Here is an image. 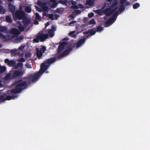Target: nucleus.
Masks as SVG:
<instances>
[{
  "instance_id": "f257e3e1",
  "label": "nucleus",
  "mask_w": 150,
  "mask_h": 150,
  "mask_svg": "<svg viewBox=\"0 0 150 150\" xmlns=\"http://www.w3.org/2000/svg\"><path fill=\"white\" fill-rule=\"evenodd\" d=\"M47 69V59L40 65V68L39 71L35 73L32 77H25L23 78L24 80H26L27 82H30L31 79L32 82H34L38 80L41 75L44 73Z\"/></svg>"
},
{
  "instance_id": "f03ea898",
  "label": "nucleus",
  "mask_w": 150,
  "mask_h": 150,
  "mask_svg": "<svg viewBox=\"0 0 150 150\" xmlns=\"http://www.w3.org/2000/svg\"><path fill=\"white\" fill-rule=\"evenodd\" d=\"M67 44V43L64 41L59 43V45L58 47L57 54L55 55L56 57L60 59L68 55L69 53L72 50V48L70 47L67 49L62 54H60V52L64 49L65 46Z\"/></svg>"
},
{
  "instance_id": "7ed1b4c3",
  "label": "nucleus",
  "mask_w": 150,
  "mask_h": 150,
  "mask_svg": "<svg viewBox=\"0 0 150 150\" xmlns=\"http://www.w3.org/2000/svg\"><path fill=\"white\" fill-rule=\"evenodd\" d=\"M22 79H20L17 81L16 83V84L14 89H12L10 92L11 93L17 94L21 92L23 89V87H26L28 84L26 81H22Z\"/></svg>"
},
{
  "instance_id": "20e7f679",
  "label": "nucleus",
  "mask_w": 150,
  "mask_h": 150,
  "mask_svg": "<svg viewBox=\"0 0 150 150\" xmlns=\"http://www.w3.org/2000/svg\"><path fill=\"white\" fill-rule=\"evenodd\" d=\"M47 39V33H44L43 30L41 31L37 35L36 38H34L33 40L34 42L38 43L39 41L42 42Z\"/></svg>"
},
{
  "instance_id": "39448f33",
  "label": "nucleus",
  "mask_w": 150,
  "mask_h": 150,
  "mask_svg": "<svg viewBox=\"0 0 150 150\" xmlns=\"http://www.w3.org/2000/svg\"><path fill=\"white\" fill-rule=\"evenodd\" d=\"M12 16L14 19L19 20H22L26 16L25 12L21 10H17Z\"/></svg>"
},
{
  "instance_id": "423d86ee",
  "label": "nucleus",
  "mask_w": 150,
  "mask_h": 150,
  "mask_svg": "<svg viewBox=\"0 0 150 150\" xmlns=\"http://www.w3.org/2000/svg\"><path fill=\"white\" fill-rule=\"evenodd\" d=\"M37 4L38 6L42 8L43 11H45L44 13H43V16L47 17V3L46 2H42L41 1L38 0Z\"/></svg>"
},
{
  "instance_id": "0eeeda50",
  "label": "nucleus",
  "mask_w": 150,
  "mask_h": 150,
  "mask_svg": "<svg viewBox=\"0 0 150 150\" xmlns=\"http://www.w3.org/2000/svg\"><path fill=\"white\" fill-rule=\"evenodd\" d=\"M24 73V70H15L12 74V78L14 79L17 77H21Z\"/></svg>"
},
{
  "instance_id": "6e6552de",
  "label": "nucleus",
  "mask_w": 150,
  "mask_h": 150,
  "mask_svg": "<svg viewBox=\"0 0 150 150\" xmlns=\"http://www.w3.org/2000/svg\"><path fill=\"white\" fill-rule=\"evenodd\" d=\"M46 50V47L44 46H42V47L40 49V50H39L38 48H36L37 56L39 59L42 57L43 53L45 52Z\"/></svg>"
},
{
  "instance_id": "1a4fd4ad",
  "label": "nucleus",
  "mask_w": 150,
  "mask_h": 150,
  "mask_svg": "<svg viewBox=\"0 0 150 150\" xmlns=\"http://www.w3.org/2000/svg\"><path fill=\"white\" fill-rule=\"evenodd\" d=\"M56 30V28L54 26L52 25L51 29L48 30L47 32V38L49 37L52 38L54 35V31Z\"/></svg>"
},
{
  "instance_id": "9d476101",
  "label": "nucleus",
  "mask_w": 150,
  "mask_h": 150,
  "mask_svg": "<svg viewBox=\"0 0 150 150\" xmlns=\"http://www.w3.org/2000/svg\"><path fill=\"white\" fill-rule=\"evenodd\" d=\"M22 19L23 20L22 23L24 26L25 28H26L31 23V20L26 17V16Z\"/></svg>"
},
{
  "instance_id": "9b49d317",
  "label": "nucleus",
  "mask_w": 150,
  "mask_h": 150,
  "mask_svg": "<svg viewBox=\"0 0 150 150\" xmlns=\"http://www.w3.org/2000/svg\"><path fill=\"white\" fill-rule=\"evenodd\" d=\"M8 7L9 11L13 14H14L16 10L15 6L10 2H9L8 4Z\"/></svg>"
},
{
  "instance_id": "f8f14e48",
  "label": "nucleus",
  "mask_w": 150,
  "mask_h": 150,
  "mask_svg": "<svg viewBox=\"0 0 150 150\" xmlns=\"http://www.w3.org/2000/svg\"><path fill=\"white\" fill-rule=\"evenodd\" d=\"M103 13L105 14L106 16H110L112 15V12L111 11V8H107L103 11Z\"/></svg>"
},
{
  "instance_id": "ddd939ff",
  "label": "nucleus",
  "mask_w": 150,
  "mask_h": 150,
  "mask_svg": "<svg viewBox=\"0 0 150 150\" xmlns=\"http://www.w3.org/2000/svg\"><path fill=\"white\" fill-rule=\"evenodd\" d=\"M86 38H84L79 40L76 44V48L79 47L81 45L83 44L85 42Z\"/></svg>"
},
{
  "instance_id": "4468645a",
  "label": "nucleus",
  "mask_w": 150,
  "mask_h": 150,
  "mask_svg": "<svg viewBox=\"0 0 150 150\" xmlns=\"http://www.w3.org/2000/svg\"><path fill=\"white\" fill-rule=\"evenodd\" d=\"M10 33L16 35H18L20 33V31L17 29L15 28H12L10 31Z\"/></svg>"
},
{
  "instance_id": "2eb2a0df",
  "label": "nucleus",
  "mask_w": 150,
  "mask_h": 150,
  "mask_svg": "<svg viewBox=\"0 0 150 150\" xmlns=\"http://www.w3.org/2000/svg\"><path fill=\"white\" fill-rule=\"evenodd\" d=\"M56 58L53 57L47 59V69L50 67V64L53 63L56 61Z\"/></svg>"
},
{
  "instance_id": "dca6fc26",
  "label": "nucleus",
  "mask_w": 150,
  "mask_h": 150,
  "mask_svg": "<svg viewBox=\"0 0 150 150\" xmlns=\"http://www.w3.org/2000/svg\"><path fill=\"white\" fill-rule=\"evenodd\" d=\"M51 2L53 3L51 4L50 7L52 8H56L58 4V3L57 1L56 0H50Z\"/></svg>"
},
{
  "instance_id": "f3484780",
  "label": "nucleus",
  "mask_w": 150,
  "mask_h": 150,
  "mask_svg": "<svg viewBox=\"0 0 150 150\" xmlns=\"http://www.w3.org/2000/svg\"><path fill=\"white\" fill-rule=\"evenodd\" d=\"M96 33V31H95L92 29L89 30L88 31L85 32H84L83 33L86 35H88L89 33L90 35L89 36H91L94 35Z\"/></svg>"
},
{
  "instance_id": "a211bd4d",
  "label": "nucleus",
  "mask_w": 150,
  "mask_h": 150,
  "mask_svg": "<svg viewBox=\"0 0 150 150\" xmlns=\"http://www.w3.org/2000/svg\"><path fill=\"white\" fill-rule=\"evenodd\" d=\"M114 22L115 21L112 20V18H110L107 20L106 21L105 23V26L106 27H108L109 25H107V24H109V25H111L114 23Z\"/></svg>"
},
{
  "instance_id": "6ab92c4d",
  "label": "nucleus",
  "mask_w": 150,
  "mask_h": 150,
  "mask_svg": "<svg viewBox=\"0 0 150 150\" xmlns=\"http://www.w3.org/2000/svg\"><path fill=\"white\" fill-rule=\"evenodd\" d=\"M4 79L6 81H7L13 79L12 78L11 74V73H9L5 76Z\"/></svg>"
},
{
  "instance_id": "aec40b11",
  "label": "nucleus",
  "mask_w": 150,
  "mask_h": 150,
  "mask_svg": "<svg viewBox=\"0 0 150 150\" xmlns=\"http://www.w3.org/2000/svg\"><path fill=\"white\" fill-rule=\"evenodd\" d=\"M18 97L17 95H12L9 96L8 95L6 96V100H10L12 99H14Z\"/></svg>"
},
{
  "instance_id": "412c9836",
  "label": "nucleus",
  "mask_w": 150,
  "mask_h": 150,
  "mask_svg": "<svg viewBox=\"0 0 150 150\" xmlns=\"http://www.w3.org/2000/svg\"><path fill=\"white\" fill-rule=\"evenodd\" d=\"M0 38H2L3 41H5L8 39V36L5 35L1 33H0Z\"/></svg>"
},
{
  "instance_id": "4be33fe9",
  "label": "nucleus",
  "mask_w": 150,
  "mask_h": 150,
  "mask_svg": "<svg viewBox=\"0 0 150 150\" xmlns=\"http://www.w3.org/2000/svg\"><path fill=\"white\" fill-rule=\"evenodd\" d=\"M118 15V12L117 11H116L114 14L112 15L111 18L115 21H116L117 16Z\"/></svg>"
},
{
  "instance_id": "5701e85b",
  "label": "nucleus",
  "mask_w": 150,
  "mask_h": 150,
  "mask_svg": "<svg viewBox=\"0 0 150 150\" xmlns=\"http://www.w3.org/2000/svg\"><path fill=\"white\" fill-rule=\"evenodd\" d=\"M24 37L23 35H21L18 37H17L16 39V42L17 43H19L22 40H23Z\"/></svg>"
},
{
  "instance_id": "b1692460",
  "label": "nucleus",
  "mask_w": 150,
  "mask_h": 150,
  "mask_svg": "<svg viewBox=\"0 0 150 150\" xmlns=\"http://www.w3.org/2000/svg\"><path fill=\"white\" fill-rule=\"evenodd\" d=\"M64 11V8H57L55 10V12L59 14H62Z\"/></svg>"
},
{
  "instance_id": "393cba45",
  "label": "nucleus",
  "mask_w": 150,
  "mask_h": 150,
  "mask_svg": "<svg viewBox=\"0 0 150 150\" xmlns=\"http://www.w3.org/2000/svg\"><path fill=\"white\" fill-rule=\"evenodd\" d=\"M6 70V68L4 66H2L0 64V73L2 74Z\"/></svg>"
},
{
  "instance_id": "a878e982",
  "label": "nucleus",
  "mask_w": 150,
  "mask_h": 150,
  "mask_svg": "<svg viewBox=\"0 0 150 150\" xmlns=\"http://www.w3.org/2000/svg\"><path fill=\"white\" fill-rule=\"evenodd\" d=\"M25 27L24 26V25L23 26L21 23H20L18 27V28L20 31H24L25 30Z\"/></svg>"
},
{
  "instance_id": "bb28decb",
  "label": "nucleus",
  "mask_w": 150,
  "mask_h": 150,
  "mask_svg": "<svg viewBox=\"0 0 150 150\" xmlns=\"http://www.w3.org/2000/svg\"><path fill=\"white\" fill-rule=\"evenodd\" d=\"M6 95V93H4L3 94L0 96V100L3 101L6 100L5 97Z\"/></svg>"
},
{
  "instance_id": "cd10ccee",
  "label": "nucleus",
  "mask_w": 150,
  "mask_h": 150,
  "mask_svg": "<svg viewBox=\"0 0 150 150\" xmlns=\"http://www.w3.org/2000/svg\"><path fill=\"white\" fill-rule=\"evenodd\" d=\"M94 4V2L92 0H87L86 4L89 6H92Z\"/></svg>"
},
{
  "instance_id": "c85d7f7f",
  "label": "nucleus",
  "mask_w": 150,
  "mask_h": 150,
  "mask_svg": "<svg viewBox=\"0 0 150 150\" xmlns=\"http://www.w3.org/2000/svg\"><path fill=\"white\" fill-rule=\"evenodd\" d=\"M6 21L8 23H11L12 22V20L10 16H7L6 17Z\"/></svg>"
},
{
  "instance_id": "c756f323",
  "label": "nucleus",
  "mask_w": 150,
  "mask_h": 150,
  "mask_svg": "<svg viewBox=\"0 0 150 150\" xmlns=\"http://www.w3.org/2000/svg\"><path fill=\"white\" fill-rule=\"evenodd\" d=\"M16 63L13 60L10 61L8 65L9 67H13L15 65Z\"/></svg>"
},
{
  "instance_id": "7c9ffc66",
  "label": "nucleus",
  "mask_w": 150,
  "mask_h": 150,
  "mask_svg": "<svg viewBox=\"0 0 150 150\" xmlns=\"http://www.w3.org/2000/svg\"><path fill=\"white\" fill-rule=\"evenodd\" d=\"M7 28L6 26H2L0 25V32H3L7 30Z\"/></svg>"
},
{
  "instance_id": "2f4dec72",
  "label": "nucleus",
  "mask_w": 150,
  "mask_h": 150,
  "mask_svg": "<svg viewBox=\"0 0 150 150\" xmlns=\"http://www.w3.org/2000/svg\"><path fill=\"white\" fill-rule=\"evenodd\" d=\"M23 65V64L22 63H18L15 66V68L16 69L18 68L19 67H22Z\"/></svg>"
},
{
  "instance_id": "473e14b6",
  "label": "nucleus",
  "mask_w": 150,
  "mask_h": 150,
  "mask_svg": "<svg viewBox=\"0 0 150 150\" xmlns=\"http://www.w3.org/2000/svg\"><path fill=\"white\" fill-rule=\"evenodd\" d=\"M140 6V4L138 3H136L133 5V7L134 9H136L139 8Z\"/></svg>"
},
{
  "instance_id": "72a5a7b5",
  "label": "nucleus",
  "mask_w": 150,
  "mask_h": 150,
  "mask_svg": "<svg viewBox=\"0 0 150 150\" xmlns=\"http://www.w3.org/2000/svg\"><path fill=\"white\" fill-rule=\"evenodd\" d=\"M25 11L28 13H30L31 11V8L29 6H27L25 7Z\"/></svg>"
},
{
  "instance_id": "f704fd0d",
  "label": "nucleus",
  "mask_w": 150,
  "mask_h": 150,
  "mask_svg": "<svg viewBox=\"0 0 150 150\" xmlns=\"http://www.w3.org/2000/svg\"><path fill=\"white\" fill-rule=\"evenodd\" d=\"M75 32V31L71 32L69 33V35L70 36H71L73 38H75L76 37V35L74 34Z\"/></svg>"
},
{
  "instance_id": "c9c22d12",
  "label": "nucleus",
  "mask_w": 150,
  "mask_h": 150,
  "mask_svg": "<svg viewBox=\"0 0 150 150\" xmlns=\"http://www.w3.org/2000/svg\"><path fill=\"white\" fill-rule=\"evenodd\" d=\"M54 15L53 14H50L49 15L47 14V17H49L52 20H54Z\"/></svg>"
},
{
  "instance_id": "e433bc0d",
  "label": "nucleus",
  "mask_w": 150,
  "mask_h": 150,
  "mask_svg": "<svg viewBox=\"0 0 150 150\" xmlns=\"http://www.w3.org/2000/svg\"><path fill=\"white\" fill-rule=\"evenodd\" d=\"M103 30V28L100 26H99L97 28V32H100Z\"/></svg>"
},
{
  "instance_id": "4c0bfd02",
  "label": "nucleus",
  "mask_w": 150,
  "mask_h": 150,
  "mask_svg": "<svg viewBox=\"0 0 150 150\" xmlns=\"http://www.w3.org/2000/svg\"><path fill=\"white\" fill-rule=\"evenodd\" d=\"M81 11L80 10H75L74 11L73 13L74 14H76L77 15L79 14H80V13H81Z\"/></svg>"
},
{
  "instance_id": "58836bf2",
  "label": "nucleus",
  "mask_w": 150,
  "mask_h": 150,
  "mask_svg": "<svg viewBox=\"0 0 150 150\" xmlns=\"http://www.w3.org/2000/svg\"><path fill=\"white\" fill-rule=\"evenodd\" d=\"M96 12L99 15H101L103 11L101 9H98L96 10Z\"/></svg>"
},
{
  "instance_id": "ea45409f",
  "label": "nucleus",
  "mask_w": 150,
  "mask_h": 150,
  "mask_svg": "<svg viewBox=\"0 0 150 150\" xmlns=\"http://www.w3.org/2000/svg\"><path fill=\"white\" fill-rule=\"evenodd\" d=\"M118 4L117 1H115L113 3L111 6V8H113L117 6Z\"/></svg>"
},
{
  "instance_id": "a19ab883",
  "label": "nucleus",
  "mask_w": 150,
  "mask_h": 150,
  "mask_svg": "<svg viewBox=\"0 0 150 150\" xmlns=\"http://www.w3.org/2000/svg\"><path fill=\"white\" fill-rule=\"evenodd\" d=\"M40 16L38 13H35V19L40 20Z\"/></svg>"
},
{
  "instance_id": "79ce46f5",
  "label": "nucleus",
  "mask_w": 150,
  "mask_h": 150,
  "mask_svg": "<svg viewBox=\"0 0 150 150\" xmlns=\"http://www.w3.org/2000/svg\"><path fill=\"white\" fill-rule=\"evenodd\" d=\"M17 50H11V54H13L14 56L17 54Z\"/></svg>"
},
{
  "instance_id": "37998d69",
  "label": "nucleus",
  "mask_w": 150,
  "mask_h": 150,
  "mask_svg": "<svg viewBox=\"0 0 150 150\" xmlns=\"http://www.w3.org/2000/svg\"><path fill=\"white\" fill-rule=\"evenodd\" d=\"M125 9V7L123 5H121L119 9V11L120 12H122L124 11Z\"/></svg>"
},
{
  "instance_id": "c03bdc74",
  "label": "nucleus",
  "mask_w": 150,
  "mask_h": 150,
  "mask_svg": "<svg viewBox=\"0 0 150 150\" xmlns=\"http://www.w3.org/2000/svg\"><path fill=\"white\" fill-rule=\"evenodd\" d=\"M89 23L90 24H95L96 23V22L94 19H92L90 20Z\"/></svg>"
},
{
  "instance_id": "a18cd8bd",
  "label": "nucleus",
  "mask_w": 150,
  "mask_h": 150,
  "mask_svg": "<svg viewBox=\"0 0 150 150\" xmlns=\"http://www.w3.org/2000/svg\"><path fill=\"white\" fill-rule=\"evenodd\" d=\"M25 66L27 68H28L31 69L32 68V67L31 65L28 62L26 63L25 64Z\"/></svg>"
},
{
  "instance_id": "49530a36",
  "label": "nucleus",
  "mask_w": 150,
  "mask_h": 150,
  "mask_svg": "<svg viewBox=\"0 0 150 150\" xmlns=\"http://www.w3.org/2000/svg\"><path fill=\"white\" fill-rule=\"evenodd\" d=\"M18 61L19 62H25V59L24 58L22 57L18 60Z\"/></svg>"
},
{
  "instance_id": "de8ad7c7",
  "label": "nucleus",
  "mask_w": 150,
  "mask_h": 150,
  "mask_svg": "<svg viewBox=\"0 0 150 150\" xmlns=\"http://www.w3.org/2000/svg\"><path fill=\"white\" fill-rule=\"evenodd\" d=\"M94 15V14L93 13V12H91L90 13H89L88 14V17H89L90 18H91Z\"/></svg>"
},
{
  "instance_id": "09e8293b",
  "label": "nucleus",
  "mask_w": 150,
  "mask_h": 150,
  "mask_svg": "<svg viewBox=\"0 0 150 150\" xmlns=\"http://www.w3.org/2000/svg\"><path fill=\"white\" fill-rule=\"evenodd\" d=\"M54 19L57 20L59 17V16L57 14H56L54 15Z\"/></svg>"
},
{
  "instance_id": "8fccbe9b",
  "label": "nucleus",
  "mask_w": 150,
  "mask_h": 150,
  "mask_svg": "<svg viewBox=\"0 0 150 150\" xmlns=\"http://www.w3.org/2000/svg\"><path fill=\"white\" fill-rule=\"evenodd\" d=\"M117 8L116 7L113 9H111V11L112 12V14L114 12L115 10L117 9Z\"/></svg>"
},
{
  "instance_id": "3c124183",
  "label": "nucleus",
  "mask_w": 150,
  "mask_h": 150,
  "mask_svg": "<svg viewBox=\"0 0 150 150\" xmlns=\"http://www.w3.org/2000/svg\"><path fill=\"white\" fill-rule=\"evenodd\" d=\"M10 61L8 59H5L4 62L6 63H7L8 65V63H9Z\"/></svg>"
},
{
  "instance_id": "603ef678",
  "label": "nucleus",
  "mask_w": 150,
  "mask_h": 150,
  "mask_svg": "<svg viewBox=\"0 0 150 150\" xmlns=\"http://www.w3.org/2000/svg\"><path fill=\"white\" fill-rule=\"evenodd\" d=\"M35 7H36V8L37 9V10L38 11L40 12V11H43V10H42V8H39L36 6Z\"/></svg>"
},
{
  "instance_id": "864d4df0",
  "label": "nucleus",
  "mask_w": 150,
  "mask_h": 150,
  "mask_svg": "<svg viewBox=\"0 0 150 150\" xmlns=\"http://www.w3.org/2000/svg\"><path fill=\"white\" fill-rule=\"evenodd\" d=\"M71 7L75 9H77L79 8L78 6L77 5H75L74 6H72Z\"/></svg>"
},
{
  "instance_id": "5fc2aeb1",
  "label": "nucleus",
  "mask_w": 150,
  "mask_h": 150,
  "mask_svg": "<svg viewBox=\"0 0 150 150\" xmlns=\"http://www.w3.org/2000/svg\"><path fill=\"white\" fill-rule=\"evenodd\" d=\"M69 17L71 19H74V17L73 15L72 14H71L69 15Z\"/></svg>"
},
{
  "instance_id": "6e6d98bb",
  "label": "nucleus",
  "mask_w": 150,
  "mask_h": 150,
  "mask_svg": "<svg viewBox=\"0 0 150 150\" xmlns=\"http://www.w3.org/2000/svg\"><path fill=\"white\" fill-rule=\"evenodd\" d=\"M127 0H120V3L121 5H122Z\"/></svg>"
},
{
  "instance_id": "4d7b16f0",
  "label": "nucleus",
  "mask_w": 150,
  "mask_h": 150,
  "mask_svg": "<svg viewBox=\"0 0 150 150\" xmlns=\"http://www.w3.org/2000/svg\"><path fill=\"white\" fill-rule=\"evenodd\" d=\"M67 1L66 0H64L62 1V4H66L67 3Z\"/></svg>"
},
{
  "instance_id": "13d9d810",
  "label": "nucleus",
  "mask_w": 150,
  "mask_h": 150,
  "mask_svg": "<svg viewBox=\"0 0 150 150\" xmlns=\"http://www.w3.org/2000/svg\"><path fill=\"white\" fill-rule=\"evenodd\" d=\"M72 5H75L76 4V1H72L71 2Z\"/></svg>"
},
{
  "instance_id": "bf43d9fd",
  "label": "nucleus",
  "mask_w": 150,
  "mask_h": 150,
  "mask_svg": "<svg viewBox=\"0 0 150 150\" xmlns=\"http://www.w3.org/2000/svg\"><path fill=\"white\" fill-rule=\"evenodd\" d=\"M75 22H76V21H73L72 22H70L69 24H74V23H75Z\"/></svg>"
},
{
  "instance_id": "052dcab7",
  "label": "nucleus",
  "mask_w": 150,
  "mask_h": 150,
  "mask_svg": "<svg viewBox=\"0 0 150 150\" xmlns=\"http://www.w3.org/2000/svg\"><path fill=\"white\" fill-rule=\"evenodd\" d=\"M34 24L36 25H38L39 24L38 22L36 20L35 21Z\"/></svg>"
},
{
  "instance_id": "680f3d73",
  "label": "nucleus",
  "mask_w": 150,
  "mask_h": 150,
  "mask_svg": "<svg viewBox=\"0 0 150 150\" xmlns=\"http://www.w3.org/2000/svg\"><path fill=\"white\" fill-rule=\"evenodd\" d=\"M125 4L126 6H127L130 4V3L129 2H126Z\"/></svg>"
},
{
  "instance_id": "e2e57ef3",
  "label": "nucleus",
  "mask_w": 150,
  "mask_h": 150,
  "mask_svg": "<svg viewBox=\"0 0 150 150\" xmlns=\"http://www.w3.org/2000/svg\"><path fill=\"white\" fill-rule=\"evenodd\" d=\"M79 6H80V8H83V6H82V5L81 4H79L78 5Z\"/></svg>"
},
{
  "instance_id": "0e129e2a",
  "label": "nucleus",
  "mask_w": 150,
  "mask_h": 150,
  "mask_svg": "<svg viewBox=\"0 0 150 150\" xmlns=\"http://www.w3.org/2000/svg\"><path fill=\"white\" fill-rule=\"evenodd\" d=\"M62 0H60L58 2H57L58 3H60L61 4L62 3Z\"/></svg>"
},
{
  "instance_id": "69168bd1",
  "label": "nucleus",
  "mask_w": 150,
  "mask_h": 150,
  "mask_svg": "<svg viewBox=\"0 0 150 150\" xmlns=\"http://www.w3.org/2000/svg\"><path fill=\"white\" fill-rule=\"evenodd\" d=\"M23 48H24V47H22V46H21V47H19V49H20V50H21V49H22Z\"/></svg>"
},
{
  "instance_id": "338daca9",
  "label": "nucleus",
  "mask_w": 150,
  "mask_h": 150,
  "mask_svg": "<svg viewBox=\"0 0 150 150\" xmlns=\"http://www.w3.org/2000/svg\"><path fill=\"white\" fill-rule=\"evenodd\" d=\"M7 1H9L10 2H12L13 0H7Z\"/></svg>"
},
{
  "instance_id": "774afa93",
  "label": "nucleus",
  "mask_w": 150,
  "mask_h": 150,
  "mask_svg": "<svg viewBox=\"0 0 150 150\" xmlns=\"http://www.w3.org/2000/svg\"><path fill=\"white\" fill-rule=\"evenodd\" d=\"M2 86V84L1 83V81H0V87H1Z\"/></svg>"
}]
</instances>
